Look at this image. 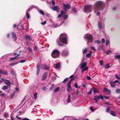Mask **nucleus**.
Wrapping results in <instances>:
<instances>
[{
	"label": "nucleus",
	"instance_id": "4c0bfd02",
	"mask_svg": "<svg viewBox=\"0 0 120 120\" xmlns=\"http://www.w3.org/2000/svg\"><path fill=\"white\" fill-rule=\"evenodd\" d=\"M37 93H35L34 94V97L35 99H36L37 98Z\"/></svg>",
	"mask_w": 120,
	"mask_h": 120
},
{
	"label": "nucleus",
	"instance_id": "6ab92c4d",
	"mask_svg": "<svg viewBox=\"0 0 120 120\" xmlns=\"http://www.w3.org/2000/svg\"><path fill=\"white\" fill-rule=\"evenodd\" d=\"M30 10H29V9H28L26 11V18L27 19H29L30 17V16L28 13V12L29 11H30Z\"/></svg>",
	"mask_w": 120,
	"mask_h": 120
},
{
	"label": "nucleus",
	"instance_id": "0e129e2a",
	"mask_svg": "<svg viewBox=\"0 0 120 120\" xmlns=\"http://www.w3.org/2000/svg\"><path fill=\"white\" fill-rule=\"evenodd\" d=\"M90 109L92 111H94V110L93 109V107H91L90 108Z\"/></svg>",
	"mask_w": 120,
	"mask_h": 120
},
{
	"label": "nucleus",
	"instance_id": "052dcab7",
	"mask_svg": "<svg viewBox=\"0 0 120 120\" xmlns=\"http://www.w3.org/2000/svg\"><path fill=\"white\" fill-rule=\"evenodd\" d=\"M26 60H21L20 61V62L21 63H23V62H24Z\"/></svg>",
	"mask_w": 120,
	"mask_h": 120
},
{
	"label": "nucleus",
	"instance_id": "a19ab883",
	"mask_svg": "<svg viewBox=\"0 0 120 120\" xmlns=\"http://www.w3.org/2000/svg\"><path fill=\"white\" fill-rule=\"evenodd\" d=\"M115 57L116 58H117L120 59V55H117L115 56Z\"/></svg>",
	"mask_w": 120,
	"mask_h": 120
},
{
	"label": "nucleus",
	"instance_id": "c756f323",
	"mask_svg": "<svg viewBox=\"0 0 120 120\" xmlns=\"http://www.w3.org/2000/svg\"><path fill=\"white\" fill-rule=\"evenodd\" d=\"M39 12L40 14L42 15H44V13L42 10H40L39 11Z\"/></svg>",
	"mask_w": 120,
	"mask_h": 120
},
{
	"label": "nucleus",
	"instance_id": "f03ea898",
	"mask_svg": "<svg viewBox=\"0 0 120 120\" xmlns=\"http://www.w3.org/2000/svg\"><path fill=\"white\" fill-rule=\"evenodd\" d=\"M60 40H57V43L60 46H62L63 44H60V41L62 43L65 44L67 43L66 41H67V36L66 34L65 33H62L61 34L60 36Z\"/></svg>",
	"mask_w": 120,
	"mask_h": 120
},
{
	"label": "nucleus",
	"instance_id": "39448f33",
	"mask_svg": "<svg viewBox=\"0 0 120 120\" xmlns=\"http://www.w3.org/2000/svg\"><path fill=\"white\" fill-rule=\"evenodd\" d=\"M87 65V63L86 62H84L82 63L81 65V68L82 69L81 71L82 72H84L85 71L87 70L88 68L86 67Z\"/></svg>",
	"mask_w": 120,
	"mask_h": 120
},
{
	"label": "nucleus",
	"instance_id": "20e7f679",
	"mask_svg": "<svg viewBox=\"0 0 120 120\" xmlns=\"http://www.w3.org/2000/svg\"><path fill=\"white\" fill-rule=\"evenodd\" d=\"M84 38V39H86L88 40L87 42L88 43H90L92 42L93 41L92 36L91 34H89L87 35H85Z\"/></svg>",
	"mask_w": 120,
	"mask_h": 120
},
{
	"label": "nucleus",
	"instance_id": "f257e3e1",
	"mask_svg": "<svg viewBox=\"0 0 120 120\" xmlns=\"http://www.w3.org/2000/svg\"><path fill=\"white\" fill-rule=\"evenodd\" d=\"M103 2L99 1L95 2L94 4V11L97 15H99V11L101 10L103 8Z\"/></svg>",
	"mask_w": 120,
	"mask_h": 120
},
{
	"label": "nucleus",
	"instance_id": "c85d7f7f",
	"mask_svg": "<svg viewBox=\"0 0 120 120\" xmlns=\"http://www.w3.org/2000/svg\"><path fill=\"white\" fill-rule=\"evenodd\" d=\"M92 53V52L91 51H90L89 53L88 54H87L86 55V56L87 57H89L90 56H91V54Z\"/></svg>",
	"mask_w": 120,
	"mask_h": 120
},
{
	"label": "nucleus",
	"instance_id": "cd10ccee",
	"mask_svg": "<svg viewBox=\"0 0 120 120\" xmlns=\"http://www.w3.org/2000/svg\"><path fill=\"white\" fill-rule=\"evenodd\" d=\"M8 88V87L7 86H4L2 88V89L4 90L7 89Z\"/></svg>",
	"mask_w": 120,
	"mask_h": 120
},
{
	"label": "nucleus",
	"instance_id": "ea45409f",
	"mask_svg": "<svg viewBox=\"0 0 120 120\" xmlns=\"http://www.w3.org/2000/svg\"><path fill=\"white\" fill-rule=\"evenodd\" d=\"M75 87L76 88H79L80 87L79 86L78 87L77 85V82H76L75 84Z\"/></svg>",
	"mask_w": 120,
	"mask_h": 120
},
{
	"label": "nucleus",
	"instance_id": "a18cd8bd",
	"mask_svg": "<svg viewBox=\"0 0 120 120\" xmlns=\"http://www.w3.org/2000/svg\"><path fill=\"white\" fill-rule=\"evenodd\" d=\"M92 92V90H90L87 93V94L88 95H90L91 94Z\"/></svg>",
	"mask_w": 120,
	"mask_h": 120
},
{
	"label": "nucleus",
	"instance_id": "7c9ffc66",
	"mask_svg": "<svg viewBox=\"0 0 120 120\" xmlns=\"http://www.w3.org/2000/svg\"><path fill=\"white\" fill-rule=\"evenodd\" d=\"M61 14L62 15L63 14H64L66 13V12L64 11L63 10H61L60 11Z\"/></svg>",
	"mask_w": 120,
	"mask_h": 120
},
{
	"label": "nucleus",
	"instance_id": "aec40b11",
	"mask_svg": "<svg viewBox=\"0 0 120 120\" xmlns=\"http://www.w3.org/2000/svg\"><path fill=\"white\" fill-rule=\"evenodd\" d=\"M110 113L111 115L114 116H115L116 115V113L113 111H111Z\"/></svg>",
	"mask_w": 120,
	"mask_h": 120
},
{
	"label": "nucleus",
	"instance_id": "2f4dec72",
	"mask_svg": "<svg viewBox=\"0 0 120 120\" xmlns=\"http://www.w3.org/2000/svg\"><path fill=\"white\" fill-rule=\"evenodd\" d=\"M25 38L26 39H30V36H26Z\"/></svg>",
	"mask_w": 120,
	"mask_h": 120
},
{
	"label": "nucleus",
	"instance_id": "79ce46f5",
	"mask_svg": "<svg viewBox=\"0 0 120 120\" xmlns=\"http://www.w3.org/2000/svg\"><path fill=\"white\" fill-rule=\"evenodd\" d=\"M87 49H85L83 51V54H84L86 53L87 51Z\"/></svg>",
	"mask_w": 120,
	"mask_h": 120
},
{
	"label": "nucleus",
	"instance_id": "ddd939ff",
	"mask_svg": "<svg viewBox=\"0 0 120 120\" xmlns=\"http://www.w3.org/2000/svg\"><path fill=\"white\" fill-rule=\"evenodd\" d=\"M42 69L43 70H49V68L47 67L46 65H42L41 67Z\"/></svg>",
	"mask_w": 120,
	"mask_h": 120
},
{
	"label": "nucleus",
	"instance_id": "13d9d810",
	"mask_svg": "<svg viewBox=\"0 0 120 120\" xmlns=\"http://www.w3.org/2000/svg\"><path fill=\"white\" fill-rule=\"evenodd\" d=\"M101 40L102 42L103 43H105V39L104 38H102V39Z\"/></svg>",
	"mask_w": 120,
	"mask_h": 120
},
{
	"label": "nucleus",
	"instance_id": "f8f14e48",
	"mask_svg": "<svg viewBox=\"0 0 120 120\" xmlns=\"http://www.w3.org/2000/svg\"><path fill=\"white\" fill-rule=\"evenodd\" d=\"M47 74L48 73H47L45 72L44 74L43 75L42 79V80H44L46 79L47 75Z\"/></svg>",
	"mask_w": 120,
	"mask_h": 120
},
{
	"label": "nucleus",
	"instance_id": "6e6d98bb",
	"mask_svg": "<svg viewBox=\"0 0 120 120\" xmlns=\"http://www.w3.org/2000/svg\"><path fill=\"white\" fill-rule=\"evenodd\" d=\"M110 110V109L109 108H107L106 110V112H109V111Z\"/></svg>",
	"mask_w": 120,
	"mask_h": 120
},
{
	"label": "nucleus",
	"instance_id": "09e8293b",
	"mask_svg": "<svg viewBox=\"0 0 120 120\" xmlns=\"http://www.w3.org/2000/svg\"><path fill=\"white\" fill-rule=\"evenodd\" d=\"M46 23V21H43V22H41V24L42 25H45V24Z\"/></svg>",
	"mask_w": 120,
	"mask_h": 120
},
{
	"label": "nucleus",
	"instance_id": "c03bdc74",
	"mask_svg": "<svg viewBox=\"0 0 120 120\" xmlns=\"http://www.w3.org/2000/svg\"><path fill=\"white\" fill-rule=\"evenodd\" d=\"M109 43V41L108 40H107L106 41L105 43V45L106 46H107Z\"/></svg>",
	"mask_w": 120,
	"mask_h": 120
},
{
	"label": "nucleus",
	"instance_id": "a211bd4d",
	"mask_svg": "<svg viewBox=\"0 0 120 120\" xmlns=\"http://www.w3.org/2000/svg\"><path fill=\"white\" fill-rule=\"evenodd\" d=\"M68 55V53L67 51H64L62 53V55L64 56H66Z\"/></svg>",
	"mask_w": 120,
	"mask_h": 120
},
{
	"label": "nucleus",
	"instance_id": "0eeeda50",
	"mask_svg": "<svg viewBox=\"0 0 120 120\" xmlns=\"http://www.w3.org/2000/svg\"><path fill=\"white\" fill-rule=\"evenodd\" d=\"M4 81L5 83L8 86H10L11 85H12V83H11L9 80L3 79H2Z\"/></svg>",
	"mask_w": 120,
	"mask_h": 120
},
{
	"label": "nucleus",
	"instance_id": "4be33fe9",
	"mask_svg": "<svg viewBox=\"0 0 120 120\" xmlns=\"http://www.w3.org/2000/svg\"><path fill=\"white\" fill-rule=\"evenodd\" d=\"M40 70V68L39 67H38L37 68V71L36 74L37 75H38L39 72Z\"/></svg>",
	"mask_w": 120,
	"mask_h": 120
},
{
	"label": "nucleus",
	"instance_id": "37998d69",
	"mask_svg": "<svg viewBox=\"0 0 120 120\" xmlns=\"http://www.w3.org/2000/svg\"><path fill=\"white\" fill-rule=\"evenodd\" d=\"M115 76L116 79L120 80V77L118 76L117 75H115Z\"/></svg>",
	"mask_w": 120,
	"mask_h": 120
},
{
	"label": "nucleus",
	"instance_id": "9d476101",
	"mask_svg": "<svg viewBox=\"0 0 120 120\" xmlns=\"http://www.w3.org/2000/svg\"><path fill=\"white\" fill-rule=\"evenodd\" d=\"M52 10L54 11H56L57 12L59 11L60 9L59 7L57 6H55L52 8Z\"/></svg>",
	"mask_w": 120,
	"mask_h": 120
},
{
	"label": "nucleus",
	"instance_id": "864d4df0",
	"mask_svg": "<svg viewBox=\"0 0 120 120\" xmlns=\"http://www.w3.org/2000/svg\"><path fill=\"white\" fill-rule=\"evenodd\" d=\"M100 64L101 65H103V62L102 61H100Z\"/></svg>",
	"mask_w": 120,
	"mask_h": 120
},
{
	"label": "nucleus",
	"instance_id": "58836bf2",
	"mask_svg": "<svg viewBox=\"0 0 120 120\" xmlns=\"http://www.w3.org/2000/svg\"><path fill=\"white\" fill-rule=\"evenodd\" d=\"M68 17V15H64L63 16L64 18V19H67Z\"/></svg>",
	"mask_w": 120,
	"mask_h": 120
},
{
	"label": "nucleus",
	"instance_id": "b1692460",
	"mask_svg": "<svg viewBox=\"0 0 120 120\" xmlns=\"http://www.w3.org/2000/svg\"><path fill=\"white\" fill-rule=\"evenodd\" d=\"M60 88L59 87H58L56 89L54 90V92L55 93H56L57 92H58L59 90H60Z\"/></svg>",
	"mask_w": 120,
	"mask_h": 120
},
{
	"label": "nucleus",
	"instance_id": "5701e85b",
	"mask_svg": "<svg viewBox=\"0 0 120 120\" xmlns=\"http://www.w3.org/2000/svg\"><path fill=\"white\" fill-rule=\"evenodd\" d=\"M70 97L71 96L70 95H69V96L67 98V102L68 103H69L70 101Z\"/></svg>",
	"mask_w": 120,
	"mask_h": 120
},
{
	"label": "nucleus",
	"instance_id": "3c124183",
	"mask_svg": "<svg viewBox=\"0 0 120 120\" xmlns=\"http://www.w3.org/2000/svg\"><path fill=\"white\" fill-rule=\"evenodd\" d=\"M95 42L96 43H97L98 44H100V43L101 42H100V41L99 40H97V41H95Z\"/></svg>",
	"mask_w": 120,
	"mask_h": 120
},
{
	"label": "nucleus",
	"instance_id": "f704fd0d",
	"mask_svg": "<svg viewBox=\"0 0 120 120\" xmlns=\"http://www.w3.org/2000/svg\"><path fill=\"white\" fill-rule=\"evenodd\" d=\"M93 91L94 93H98L99 92L98 90L96 89H94L93 90Z\"/></svg>",
	"mask_w": 120,
	"mask_h": 120
},
{
	"label": "nucleus",
	"instance_id": "e2e57ef3",
	"mask_svg": "<svg viewBox=\"0 0 120 120\" xmlns=\"http://www.w3.org/2000/svg\"><path fill=\"white\" fill-rule=\"evenodd\" d=\"M15 95V94H13L11 97V98H13Z\"/></svg>",
	"mask_w": 120,
	"mask_h": 120
},
{
	"label": "nucleus",
	"instance_id": "412c9836",
	"mask_svg": "<svg viewBox=\"0 0 120 120\" xmlns=\"http://www.w3.org/2000/svg\"><path fill=\"white\" fill-rule=\"evenodd\" d=\"M98 26L101 29H102L103 28V27L101 26V24L99 22H98Z\"/></svg>",
	"mask_w": 120,
	"mask_h": 120
},
{
	"label": "nucleus",
	"instance_id": "4468645a",
	"mask_svg": "<svg viewBox=\"0 0 120 120\" xmlns=\"http://www.w3.org/2000/svg\"><path fill=\"white\" fill-rule=\"evenodd\" d=\"M12 36L14 40L15 41L16 40L17 38L15 34L13 32L12 33Z\"/></svg>",
	"mask_w": 120,
	"mask_h": 120
},
{
	"label": "nucleus",
	"instance_id": "bf43d9fd",
	"mask_svg": "<svg viewBox=\"0 0 120 120\" xmlns=\"http://www.w3.org/2000/svg\"><path fill=\"white\" fill-rule=\"evenodd\" d=\"M63 22H62L58 26H56V27H59V26H61L62 25V24L63 23Z\"/></svg>",
	"mask_w": 120,
	"mask_h": 120
},
{
	"label": "nucleus",
	"instance_id": "c9c22d12",
	"mask_svg": "<svg viewBox=\"0 0 120 120\" xmlns=\"http://www.w3.org/2000/svg\"><path fill=\"white\" fill-rule=\"evenodd\" d=\"M4 116L5 118L7 117L8 116V113H5L4 114Z\"/></svg>",
	"mask_w": 120,
	"mask_h": 120
},
{
	"label": "nucleus",
	"instance_id": "2eb2a0df",
	"mask_svg": "<svg viewBox=\"0 0 120 120\" xmlns=\"http://www.w3.org/2000/svg\"><path fill=\"white\" fill-rule=\"evenodd\" d=\"M94 99L96 102H98L99 100V97L97 96H96L94 97Z\"/></svg>",
	"mask_w": 120,
	"mask_h": 120
},
{
	"label": "nucleus",
	"instance_id": "6e6552de",
	"mask_svg": "<svg viewBox=\"0 0 120 120\" xmlns=\"http://www.w3.org/2000/svg\"><path fill=\"white\" fill-rule=\"evenodd\" d=\"M70 7L71 6L68 4H64L63 6L64 9L66 11H67V9H69Z\"/></svg>",
	"mask_w": 120,
	"mask_h": 120
},
{
	"label": "nucleus",
	"instance_id": "f3484780",
	"mask_svg": "<svg viewBox=\"0 0 120 120\" xmlns=\"http://www.w3.org/2000/svg\"><path fill=\"white\" fill-rule=\"evenodd\" d=\"M0 74H2L6 75L8 74L7 72L5 71H4L2 70H0Z\"/></svg>",
	"mask_w": 120,
	"mask_h": 120
},
{
	"label": "nucleus",
	"instance_id": "774afa93",
	"mask_svg": "<svg viewBox=\"0 0 120 120\" xmlns=\"http://www.w3.org/2000/svg\"><path fill=\"white\" fill-rule=\"evenodd\" d=\"M104 98H105V99H108L109 98V97H108L104 96Z\"/></svg>",
	"mask_w": 120,
	"mask_h": 120
},
{
	"label": "nucleus",
	"instance_id": "680f3d73",
	"mask_svg": "<svg viewBox=\"0 0 120 120\" xmlns=\"http://www.w3.org/2000/svg\"><path fill=\"white\" fill-rule=\"evenodd\" d=\"M73 79H74L73 78L71 79H70V81L68 82L71 83V82H72L73 80Z\"/></svg>",
	"mask_w": 120,
	"mask_h": 120
},
{
	"label": "nucleus",
	"instance_id": "a878e982",
	"mask_svg": "<svg viewBox=\"0 0 120 120\" xmlns=\"http://www.w3.org/2000/svg\"><path fill=\"white\" fill-rule=\"evenodd\" d=\"M112 53V51L111 50H109L105 52V53L107 54H109L110 53Z\"/></svg>",
	"mask_w": 120,
	"mask_h": 120
},
{
	"label": "nucleus",
	"instance_id": "8fccbe9b",
	"mask_svg": "<svg viewBox=\"0 0 120 120\" xmlns=\"http://www.w3.org/2000/svg\"><path fill=\"white\" fill-rule=\"evenodd\" d=\"M68 79V78H66L63 81V82L64 83V82H65Z\"/></svg>",
	"mask_w": 120,
	"mask_h": 120
},
{
	"label": "nucleus",
	"instance_id": "69168bd1",
	"mask_svg": "<svg viewBox=\"0 0 120 120\" xmlns=\"http://www.w3.org/2000/svg\"><path fill=\"white\" fill-rule=\"evenodd\" d=\"M87 79L89 80H90L91 79V78L89 76H87Z\"/></svg>",
	"mask_w": 120,
	"mask_h": 120
},
{
	"label": "nucleus",
	"instance_id": "4d7b16f0",
	"mask_svg": "<svg viewBox=\"0 0 120 120\" xmlns=\"http://www.w3.org/2000/svg\"><path fill=\"white\" fill-rule=\"evenodd\" d=\"M52 4L53 5H54L55 4V3L54 1L53 0H52Z\"/></svg>",
	"mask_w": 120,
	"mask_h": 120
},
{
	"label": "nucleus",
	"instance_id": "e433bc0d",
	"mask_svg": "<svg viewBox=\"0 0 120 120\" xmlns=\"http://www.w3.org/2000/svg\"><path fill=\"white\" fill-rule=\"evenodd\" d=\"M99 98L101 99L102 100H103V98H104V96H103L101 95H99Z\"/></svg>",
	"mask_w": 120,
	"mask_h": 120
},
{
	"label": "nucleus",
	"instance_id": "338daca9",
	"mask_svg": "<svg viewBox=\"0 0 120 120\" xmlns=\"http://www.w3.org/2000/svg\"><path fill=\"white\" fill-rule=\"evenodd\" d=\"M62 16V15L61 14H59L58 15V17L59 18L60 17H61Z\"/></svg>",
	"mask_w": 120,
	"mask_h": 120
},
{
	"label": "nucleus",
	"instance_id": "473e14b6",
	"mask_svg": "<svg viewBox=\"0 0 120 120\" xmlns=\"http://www.w3.org/2000/svg\"><path fill=\"white\" fill-rule=\"evenodd\" d=\"M54 88V86L53 85H52L51 86H50V90H51L53 89Z\"/></svg>",
	"mask_w": 120,
	"mask_h": 120
},
{
	"label": "nucleus",
	"instance_id": "7ed1b4c3",
	"mask_svg": "<svg viewBox=\"0 0 120 120\" xmlns=\"http://www.w3.org/2000/svg\"><path fill=\"white\" fill-rule=\"evenodd\" d=\"M60 54V52L57 50H54L52 52L51 55L54 58H56L58 57Z\"/></svg>",
	"mask_w": 120,
	"mask_h": 120
},
{
	"label": "nucleus",
	"instance_id": "72a5a7b5",
	"mask_svg": "<svg viewBox=\"0 0 120 120\" xmlns=\"http://www.w3.org/2000/svg\"><path fill=\"white\" fill-rule=\"evenodd\" d=\"M116 93L117 94H119L120 93V90L119 89H117L116 91Z\"/></svg>",
	"mask_w": 120,
	"mask_h": 120
},
{
	"label": "nucleus",
	"instance_id": "de8ad7c7",
	"mask_svg": "<svg viewBox=\"0 0 120 120\" xmlns=\"http://www.w3.org/2000/svg\"><path fill=\"white\" fill-rule=\"evenodd\" d=\"M114 83H117L120 84V82L117 80H115L114 82Z\"/></svg>",
	"mask_w": 120,
	"mask_h": 120
},
{
	"label": "nucleus",
	"instance_id": "1a4fd4ad",
	"mask_svg": "<svg viewBox=\"0 0 120 120\" xmlns=\"http://www.w3.org/2000/svg\"><path fill=\"white\" fill-rule=\"evenodd\" d=\"M68 88L67 90L68 92H69L72 90L71 87V83L68 82L67 84Z\"/></svg>",
	"mask_w": 120,
	"mask_h": 120
},
{
	"label": "nucleus",
	"instance_id": "423d86ee",
	"mask_svg": "<svg viewBox=\"0 0 120 120\" xmlns=\"http://www.w3.org/2000/svg\"><path fill=\"white\" fill-rule=\"evenodd\" d=\"M92 8V6L90 5H89L85 7L84 11L86 13H89L91 11Z\"/></svg>",
	"mask_w": 120,
	"mask_h": 120
},
{
	"label": "nucleus",
	"instance_id": "5fc2aeb1",
	"mask_svg": "<svg viewBox=\"0 0 120 120\" xmlns=\"http://www.w3.org/2000/svg\"><path fill=\"white\" fill-rule=\"evenodd\" d=\"M90 48L92 50H94L95 51L96 50L95 48L94 47H90Z\"/></svg>",
	"mask_w": 120,
	"mask_h": 120
},
{
	"label": "nucleus",
	"instance_id": "603ef678",
	"mask_svg": "<svg viewBox=\"0 0 120 120\" xmlns=\"http://www.w3.org/2000/svg\"><path fill=\"white\" fill-rule=\"evenodd\" d=\"M21 120H30L29 119L27 118H22Z\"/></svg>",
	"mask_w": 120,
	"mask_h": 120
},
{
	"label": "nucleus",
	"instance_id": "dca6fc26",
	"mask_svg": "<svg viewBox=\"0 0 120 120\" xmlns=\"http://www.w3.org/2000/svg\"><path fill=\"white\" fill-rule=\"evenodd\" d=\"M115 83H114V82H113L112 81H111L110 82L111 86L112 88L114 87L115 86Z\"/></svg>",
	"mask_w": 120,
	"mask_h": 120
},
{
	"label": "nucleus",
	"instance_id": "bb28decb",
	"mask_svg": "<svg viewBox=\"0 0 120 120\" xmlns=\"http://www.w3.org/2000/svg\"><path fill=\"white\" fill-rule=\"evenodd\" d=\"M105 68H110V66H109V63L107 64L105 66Z\"/></svg>",
	"mask_w": 120,
	"mask_h": 120
},
{
	"label": "nucleus",
	"instance_id": "9b49d317",
	"mask_svg": "<svg viewBox=\"0 0 120 120\" xmlns=\"http://www.w3.org/2000/svg\"><path fill=\"white\" fill-rule=\"evenodd\" d=\"M103 91L107 93V94L109 95L110 94H111L110 90L107 89L106 88H104Z\"/></svg>",
	"mask_w": 120,
	"mask_h": 120
},
{
	"label": "nucleus",
	"instance_id": "393cba45",
	"mask_svg": "<svg viewBox=\"0 0 120 120\" xmlns=\"http://www.w3.org/2000/svg\"><path fill=\"white\" fill-rule=\"evenodd\" d=\"M60 64L59 63L57 64H56V68H60Z\"/></svg>",
	"mask_w": 120,
	"mask_h": 120
},
{
	"label": "nucleus",
	"instance_id": "49530a36",
	"mask_svg": "<svg viewBox=\"0 0 120 120\" xmlns=\"http://www.w3.org/2000/svg\"><path fill=\"white\" fill-rule=\"evenodd\" d=\"M42 89L44 91L45 90L47 89L46 87L45 86H43L42 87Z\"/></svg>",
	"mask_w": 120,
	"mask_h": 120
}]
</instances>
